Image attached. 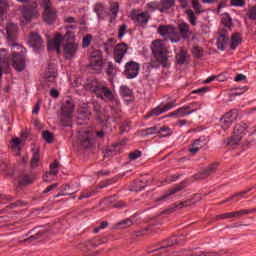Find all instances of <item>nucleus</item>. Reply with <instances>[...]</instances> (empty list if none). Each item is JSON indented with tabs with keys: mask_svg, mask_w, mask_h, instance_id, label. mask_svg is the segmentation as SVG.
Instances as JSON below:
<instances>
[{
	"mask_svg": "<svg viewBox=\"0 0 256 256\" xmlns=\"http://www.w3.org/2000/svg\"><path fill=\"white\" fill-rule=\"evenodd\" d=\"M175 9V0H160V13H168Z\"/></svg>",
	"mask_w": 256,
	"mask_h": 256,
	"instance_id": "obj_24",
	"label": "nucleus"
},
{
	"mask_svg": "<svg viewBox=\"0 0 256 256\" xmlns=\"http://www.w3.org/2000/svg\"><path fill=\"white\" fill-rule=\"evenodd\" d=\"M93 39V36L91 34H87L83 39H82V47H89L91 45V40Z\"/></svg>",
	"mask_w": 256,
	"mask_h": 256,
	"instance_id": "obj_58",
	"label": "nucleus"
},
{
	"mask_svg": "<svg viewBox=\"0 0 256 256\" xmlns=\"http://www.w3.org/2000/svg\"><path fill=\"white\" fill-rule=\"evenodd\" d=\"M192 8L194 9L195 13H202V6L201 3H199V0H192Z\"/></svg>",
	"mask_w": 256,
	"mask_h": 256,
	"instance_id": "obj_60",
	"label": "nucleus"
},
{
	"mask_svg": "<svg viewBox=\"0 0 256 256\" xmlns=\"http://www.w3.org/2000/svg\"><path fill=\"white\" fill-rule=\"evenodd\" d=\"M243 43V38L240 33H233L230 40V48L235 51L239 45Z\"/></svg>",
	"mask_w": 256,
	"mask_h": 256,
	"instance_id": "obj_27",
	"label": "nucleus"
},
{
	"mask_svg": "<svg viewBox=\"0 0 256 256\" xmlns=\"http://www.w3.org/2000/svg\"><path fill=\"white\" fill-rule=\"evenodd\" d=\"M59 174V170H57V168H50V171L49 173H46L44 176H43V180L44 181H49V177H51V175H53L54 177H56V175Z\"/></svg>",
	"mask_w": 256,
	"mask_h": 256,
	"instance_id": "obj_53",
	"label": "nucleus"
},
{
	"mask_svg": "<svg viewBox=\"0 0 256 256\" xmlns=\"http://www.w3.org/2000/svg\"><path fill=\"white\" fill-rule=\"evenodd\" d=\"M155 231V225H151L145 228H142L135 232L136 237H143V235H151Z\"/></svg>",
	"mask_w": 256,
	"mask_h": 256,
	"instance_id": "obj_33",
	"label": "nucleus"
},
{
	"mask_svg": "<svg viewBox=\"0 0 256 256\" xmlns=\"http://www.w3.org/2000/svg\"><path fill=\"white\" fill-rule=\"evenodd\" d=\"M222 23L224 27H231L233 25V20L231 19V16L226 14L222 17Z\"/></svg>",
	"mask_w": 256,
	"mask_h": 256,
	"instance_id": "obj_55",
	"label": "nucleus"
},
{
	"mask_svg": "<svg viewBox=\"0 0 256 256\" xmlns=\"http://www.w3.org/2000/svg\"><path fill=\"white\" fill-rule=\"evenodd\" d=\"M30 183H33V177L29 175H24L20 180V185H30Z\"/></svg>",
	"mask_w": 256,
	"mask_h": 256,
	"instance_id": "obj_59",
	"label": "nucleus"
},
{
	"mask_svg": "<svg viewBox=\"0 0 256 256\" xmlns=\"http://www.w3.org/2000/svg\"><path fill=\"white\" fill-rule=\"evenodd\" d=\"M153 183V180L149 178V176H143L139 179H136L130 188V191H134L136 193H139V191H143L145 187H148V185H151Z\"/></svg>",
	"mask_w": 256,
	"mask_h": 256,
	"instance_id": "obj_12",
	"label": "nucleus"
},
{
	"mask_svg": "<svg viewBox=\"0 0 256 256\" xmlns=\"http://www.w3.org/2000/svg\"><path fill=\"white\" fill-rule=\"evenodd\" d=\"M222 117L233 125L235 121H237V117H239V112L237 111V109H232L229 112L225 113Z\"/></svg>",
	"mask_w": 256,
	"mask_h": 256,
	"instance_id": "obj_29",
	"label": "nucleus"
},
{
	"mask_svg": "<svg viewBox=\"0 0 256 256\" xmlns=\"http://www.w3.org/2000/svg\"><path fill=\"white\" fill-rule=\"evenodd\" d=\"M228 43H229V38H227V36H225V34H220L216 45L220 51H225V49H227Z\"/></svg>",
	"mask_w": 256,
	"mask_h": 256,
	"instance_id": "obj_28",
	"label": "nucleus"
},
{
	"mask_svg": "<svg viewBox=\"0 0 256 256\" xmlns=\"http://www.w3.org/2000/svg\"><path fill=\"white\" fill-rule=\"evenodd\" d=\"M199 151H201V149L193 143L188 146V153H190V155H196Z\"/></svg>",
	"mask_w": 256,
	"mask_h": 256,
	"instance_id": "obj_61",
	"label": "nucleus"
},
{
	"mask_svg": "<svg viewBox=\"0 0 256 256\" xmlns=\"http://www.w3.org/2000/svg\"><path fill=\"white\" fill-rule=\"evenodd\" d=\"M188 111H195V113H197V111H199L201 109V103L199 102H192L190 104L186 105Z\"/></svg>",
	"mask_w": 256,
	"mask_h": 256,
	"instance_id": "obj_49",
	"label": "nucleus"
},
{
	"mask_svg": "<svg viewBox=\"0 0 256 256\" xmlns=\"http://www.w3.org/2000/svg\"><path fill=\"white\" fill-rule=\"evenodd\" d=\"M42 137L46 143H53V133H51L49 130L43 131Z\"/></svg>",
	"mask_w": 256,
	"mask_h": 256,
	"instance_id": "obj_50",
	"label": "nucleus"
},
{
	"mask_svg": "<svg viewBox=\"0 0 256 256\" xmlns=\"http://www.w3.org/2000/svg\"><path fill=\"white\" fill-rule=\"evenodd\" d=\"M120 94L124 97H132L133 96V91H131V89H129V87L127 86H121L120 87Z\"/></svg>",
	"mask_w": 256,
	"mask_h": 256,
	"instance_id": "obj_48",
	"label": "nucleus"
},
{
	"mask_svg": "<svg viewBox=\"0 0 256 256\" xmlns=\"http://www.w3.org/2000/svg\"><path fill=\"white\" fill-rule=\"evenodd\" d=\"M41 159V154H39V150L33 149V155L31 159V168L37 169L39 167V161Z\"/></svg>",
	"mask_w": 256,
	"mask_h": 256,
	"instance_id": "obj_35",
	"label": "nucleus"
},
{
	"mask_svg": "<svg viewBox=\"0 0 256 256\" xmlns=\"http://www.w3.org/2000/svg\"><path fill=\"white\" fill-rule=\"evenodd\" d=\"M251 213H256V208L243 209V210L236 211V212H234V218L239 219V218L243 217V215H251Z\"/></svg>",
	"mask_w": 256,
	"mask_h": 256,
	"instance_id": "obj_41",
	"label": "nucleus"
},
{
	"mask_svg": "<svg viewBox=\"0 0 256 256\" xmlns=\"http://www.w3.org/2000/svg\"><path fill=\"white\" fill-rule=\"evenodd\" d=\"M73 111H75V104H73L72 100H66L62 105V116L61 121L65 124L66 127L71 123V115H73Z\"/></svg>",
	"mask_w": 256,
	"mask_h": 256,
	"instance_id": "obj_9",
	"label": "nucleus"
},
{
	"mask_svg": "<svg viewBox=\"0 0 256 256\" xmlns=\"http://www.w3.org/2000/svg\"><path fill=\"white\" fill-rule=\"evenodd\" d=\"M44 9L43 19L47 25H53L57 21V8L53 7V4L42 6Z\"/></svg>",
	"mask_w": 256,
	"mask_h": 256,
	"instance_id": "obj_10",
	"label": "nucleus"
},
{
	"mask_svg": "<svg viewBox=\"0 0 256 256\" xmlns=\"http://www.w3.org/2000/svg\"><path fill=\"white\" fill-rule=\"evenodd\" d=\"M241 141V137L233 134L230 138L225 140V145L228 147H235L236 145H239V142Z\"/></svg>",
	"mask_w": 256,
	"mask_h": 256,
	"instance_id": "obj_36",
	"label": "nucleus"
},
{
	"mask_svg": "<svg viewBox=\"0 0 256 256\" xmlns=\"http://www.w3.org/2000/svg\"><path fill=\"white\" fill-rule=\"evenodd\" d=\"M77 49H79L77 44H75V43H67L64 46V54H65L66 59L74 58L75 54L77 53Z\"/></svg>",
	"mask_w": 256,
	"mask_h": 256,
	"instance_id": "obj_22",
	"label": "nucleus"
},
{
	"mask_svg": "<svg viewBox=\"0 0 256 256\" xmlns=\"http://www.w3.org/2000/svg\"><path fill=\"white\" fill-rule=\"evenodd\" d=\"M185 189V182L178 184L176 187L169 189L163 196L158 198V201H168L171 195H175V193H179V191H183Z\"/></svg>",
	"mask_w": 256,
	"mask_h": 256,
	"instance_id": "obj_20",
	"label": "nucleus"
},
{
	"mask_svg": "<svg viewBox=\"0 0 256 256\" xmlns=\"http://www.w3.org/2000/svg\"><path fill=\"white\" fill-rule=\"evenodd\" d=\"M208 143L209 140L205 136H202L192 142V144H194L195 147H198V149H203V147Z\"/></svg>",
	"mask_w": 256,
	"mask_h": 256,
	"instance_id": "obj_40",
	"label": "nucleus"
},
{
	"mask_svg": "<svg viewBox=\"0 0 256 256\" xmlns=\"http://www.w3.org/2000/svg\"><path fill=\"white\" fill-rule=\"evenodd\" d=\"M160 2H149L147 4V7L149 9H151L152 11H160L161 12V8H160Z\"/></svg>",
	"mask_w": 256,
	"mask_h": 256,
	"instance_id": "obj_57",
	"label": "nucleus"
},
{
	"mask_svg": "<svg viewBox=\"0 0 256 256\" xmlns=\"http://www.w3.org/2000/svg\"><path fill=\"white\" fill-rule=\"evenodd\" d=\"M217 167H219V163L215 162L210 164L208 167L204 168L200 172V179H205V177H209V175H213L215 171H217Z\"/></svg>",
	"mask_w": 256,
	"mask_h": 256,
	"instance_id": "obj_26",
	"label": "nucleus"
},
{
	"mask_svg": "<svg viewBox=\"0 0 256 256\" xmlns=\"http://www.w3.org/2000/svg\"><path fill=\"white\" fill-rule=\"evenodd\" d=\"M247 133H251V127H249V125L244 122L235 125L233 134L236 135V137L243 139V136L247 135Z\"/></svg>",
	"mask_w": 256,
	"mask_h": 256,
	"instance_id": "obj_17",
	"label": "nucleus"
},
{
	"mask_svg": "<svg viewBox=\"0 0 256 256\" xmlns=\"http://www.w3.org/2000/svg\"><path fill=\"white\" fill-rule=\"evenodd\" d=\"M233 218H235L234 212H227V213L219 214L216 216V219H222V220L233 219Z\"/></svg>",
	"mask_w": 256,
	"mask_h": 256,
	"instance_id": "obj_56",
	"label": "nucleus"
},
{
	"mask_svg": "<svg viewBox=\"0 0 256 256\" xmlns=\"http://www.w3.org/2000/svg\"><path fill=\"white\" fill-rule=\"evenodd\" d=\"M141 155H143V152H141L140 150H135V151L129 153L128 159L130 161H136V159H139V157H141Z\"/></svg>",
	"mask_w": 256,
	"mask_h": 256,
	"instance_id": "obj_51",
	"label": "nucleus"
},
{
	"mask_svg": "<svg viewBox=\"0 0 256 256\" xmlns=\"http://www.w3.org/2000/svg\"><path fill=\"white\" fill-rule=\"evenodd\" d=\"M157 31L161 37H164L165 41H171V43H179L181 41L179 32L171 25H160Z\"/></svg>",
	"mask_w": 256,
	"mask_h": 256,
	"instance_id": "obj_5",
	"label": "nucleus"
},
{
	"mask_svg": "<svg viewBox=\"0 0 256 256\" xmlns=\"http://www.w3.org/2000/svg\"><path fill=\"white\" fill-rule=\"evenodd\" d=\"M219 123L220 126L224 129V131H227V129H229V127L233 125L229 122V120L225 119L223 116L220 118Z\"/></svg>",
	"mask_w": 256,
	"mask_h": 256,
	"instance_id": "obj_54",
	"label": "nucleus"
},
{
	"mask_svg": "<svg viewBox=\"0 0 256 256\" xmlns=\"http://www.w3.org/2000/svg\"><path fill=\"white\" fill-rule=\"evenodd\" d=\"M163 108L160 106L155 107L151 111H149L145 116L144 119H150V117H159V115H163Z\"/></svg>",
	"mask_w": 256,
	"mask_h": 256,
	"instance_id": "obj_34",
	"label": "nucleus"
},
{
	"mask_svg": "<svg viewBox=\"0 0 256 256\" xmlns=\"http://www.w3.org/2000/svg\"><path fill=\"white\" fill-rule=\"evenodd\" d=\"M18 31H19V26H17V24L13 22L8 23L6 26L8 41H14L15 37H17Z\"/></svg>",
	"mask_w": 256,
	"mask_h": 256,
	"instance_id": "obj_21",
	"label": "nucleus"
},
{
	"mask_svg": "<svg viewBox=\"0 0 256 256\" xmlns=\"http://www.w3.org/2000/svg\"><path fill=\"white\" fill-rule=\"evenodd\" d=\"M111 113H112L114 119H121L122 112H121V108L119 106H117V107L112 106Z\"/></svg>",
	"mask_w": 256,
	"mask_h": 256,
	"instance_id": "obj_52",
	"label": "nucleus"
},
{
	"mask_svg": "<svg viewBox=\"0 0 256 256\" xmlns=\"http://www.w3.org/2000/svg\"><path fill=\"white\" fill-rule=\"evenodd\" d=\"M163 113H167V111H171V109H174V107H177V100H173L171 102H167L166 104H160Z\"/></svg>",
	"mask_w": 256,
	"mask_h": 256,
	"instance_id": "obj_45",
	"label": "nucleus"
},
{
	"mask_svg": "<svg viewBox=\"0 0 256 256\" xmlns=\"http://www.w3.org/2000/svg\"><path fill=\"white\" fill-rule=\"evenodd\" d=\"M93 195H97V189L90 188L89 190H85V191L81 192L78 199H79V201H81L83 199H89V197H93Z\"/></svg>",
	"mask_w": 256,
	"mask_h": 256,
	"instance_id": "obj_37",
	"label": "nucleus"
},
{
	"mask_svg": "<svg viewBox=\"0 0 256 256\" xmlns=\"http://www.w3.org/2000/svg\"><path fill=\"white\" fill-rule=\"evenodd\" d=\"M131 225H133V216L118 222L117 229H127V227H131Z\"/></svg>",
	"mask_w": 256,
	"mask_h": 256,
	"instance_id": "obj_38",
	"label": "nucleus"
},
{
	"mask_svg": "<svg viewBox=\"0 0 256 256\" xmlns=\"http://www.w3.org/2000/svg\"><path fill=\"white\" fill-rule=\"evenodd\" d=\"M141 65L135 61H129L125 64L124 75L126 79H135L139 75Z\"/></svg>",
	"mask_w": 256,
	"mask_h": 256,
	"instance_id": "obj_11",
	"label": "nucleus"
},
{
	"mask_svg": "<svg viewBox=\"0 0 256 256\" xmlns=\"http://www.w3.org/2000/svg\"><path fill=\"white\" fill-rule=\"evenodd\" d=\"M86 91H91V93H94L98 99H101V101H106L107 103H117L119 105V100L115 98V95L109 89V87L103 85V84H97V81H87L85 84Z\"/></svg>",
	"mask_w": 256,
	"mask_h": 256,
	"instance_id": "obj_1",
	"label": "nucleus"
},
{
	"mask_svg": "<svg viewBox=\"0 0 256 256\" xmlns=\"http://www.w3.org/2000/svg\"><path fill=\"white\" fill-rule=\"evenodd\" d=\"M249 191H251V188H249L246 191L236 193V194L230 196L229 198H227L226 200L220 202V205H225V203H229V201H233V199H237V197H243V195H247L249 193Z\"/></svg>",
	"mask_w": 256,
	"mask_h": 256,
	"instance_id": "obj_42",
	"label": "nucleus"
},
{
	"mask_svg": "<svg viewBox=\"0 0 256 256\" xmlns=\"http://www.w3.org/2000/svg\"><path fill=\"white\" fill-rule=\"evenodd\" d=\"M142 137H149L150 135H159V126H152L140 131Z\"/></svg>",
	"mask_w": 256,
	"mask_h": 256,
	"instance_id": "obj_30",
	"label": "nucleus"
},
{
	"mask_svg": "<svg viewBox=\"0 0 256 256\" xmlns=\"http://www.w3.org/2000/svg\"><path fill=\"white\" fill-rule=\"evenodd\" d=\"M230 5L232 7H244L245 0H230Z\"/></svg>",
	"mask_w": 256,
	"mask_h": 256,
	"instance_id": "obj_62",
	"label": "nucleus"
},
{
	"mask_svg": "<svg viewBox=\"0 0 256 256\" xmlns=\"http://www.w3.org/2000/svg\"><path fill=\"white\" fill-rule=\"evenodd\" d=\"M61 41H63V35L57 34L54 39L48 41V51H56L57 54L61 53Z\"/></svg>",
	"mask_w": 256,
	"mask_h": 256,
	"instance_id": "obj_16",
	"label": "nucleus"
},
{
	"mask_svg": "<svg viewBox=\"0 0 256 256\" xmlns=\"http://www.w3.org/2000/svg\"><path fill=\"white\" fill-rule=\"evenodd\" d=\"M176 59L179 65H184L185 61H187V51L180 50L179 53L176 55Z\"/></svg>",
	"mask_w": 256,
	"mask_h": 256,
	"instance_id": "obj_47",
	"label": "nucleus"
},
{
	"mask_svg": "<svg viewBox=\"0 0 256 256\" xmlns=\"http://www.w3.org/2000/svg\"><path fill=\"white\" fill-rule=\"evenodd\" d=\"M105 65H106V75L108 77H111L113 73H115V69H117V67L115 66V64H113V62L107 61V60L105 62Z\"/></svg>",
	"mask_w": 256,
	"mask_h": 256,
	"instance_id": "obj_44",
	"label": "nucleus"
},
{
	"mask_svg": "<svg viewBox=\"0 0 256 256\" xmlns=\"http://www.w3.org/2000/svg\"><path fill=\"white\" fill-rule=\"evenodd\" d=\"M78 141L84 149H89L95 145V133L90 130L79 131Z\"/></svg>",
	"mask_w": 256,
	"mask_h": 256,
	"instance_id": "obj_6",
	"label": "nucleus"
},
{
	"mask_svg": "<svg viewBox=\"0 0 256 256\" xmlns=\"http://www.w3.org/2000/svg\"><path fill=\"white\" fill-rule=\"evenodd\" d=\"M127 51H129V46L125 42L117 44L114 48V61L118 64L123 63V57L127 55Z\"/></svg>",
	"mask_w": 256,
	"mask_h": 256,
	"instance_id": "obj_13",
	"label": "nucleus"
},
{
	"mask_svg": "<svg viewBox=\"0 0 256 256\" xmlns=\"http://www.w3.org/2000/svg\"><path fill=\"white\" fill-rule=\"evenodd\" d=\"M152 53L155 57L156 61L163 67L164 69H168L169 65V56L167 55V48L160 40H154L152 42Z\"/></svg>",
	"mask_w": 256,
	"mask_h": 256,
	"instance_id": "obj_2",
	"label": "nucleus"
},
{
	"mask_svg": "<svg viewBox=\"0 0 256 256\" xmlns=\"http://www.w3.org/2000/svg\"><path fill=\"white\" fill-rule=\"evenodd\" d=\"M29 45L32 47L34 53H40L41 49H43V39H41V36L37 33L30 34L29 37Z\"/></svg>",
	"mask_w": 256,
	"mask_h": 256,
	"instance_id": "obj_14",
	"label": "nucleus"
},
{
	"mask_svg": "<svg viewBox=\"0 0 256 256\" xmlns=\"http://www.w3.org/2000/svg\"><path fill=\"white\" fill-rule=\"evenodd\" d=\"M178 30L182 39H189L193 35V30L189 27L187 22H181L178 24Z\"/></svg>",
	"mask_w": 256,
	"mask_h": 256,
	"instance_id": "obj_19",
	"label": "nucleus"
},
{
	"mask_svg": "<svg viewBox=\"0 0 256 256\" xmlns=\"http://www.w3.org/2000/svg\"><path fill=\"white\" fill-rule=\"evenodd\" d=\"M45 77L48 83H55V80L57 79V68H48Z\"/></svg>",
	"mask_w": 256,
	"mask_h": 256,
	"instance_id": "obj_32",
	"label": "nucleus"
},
{
	"mask_svg": "<svg viewBox=\"0 0 256 256\" xmlns=\"http://www.w3.org/2000/svg\"><path fill=\"white\" fill-rule=\"evenodd\" d=\"M193 113H195V110H189V108H187V105L180 107L178 109H176L174 112H171L168 114V117H187V115H193Z\"/></svg>",
	"mask_w": 256,
	"mask_h": 256,
	"instance_id": "obj_18",
	"label": "nucleus"
},
{
	"mask_svg": "<svg viewBox=\"0 0 256 256\" xmlns=\"http://www.w3.org/2000/svg\"><path fill=\"white\" fill-rule=\"evenodd\" d=\"M44 233L45 232L39 230L35 234H33L27 238H24L23 240H20V243H33V241H38V239H41V237H43Z\"/></svg>",
	"mask_w": 256,
	"mask_h": 256,
	"instance_id": "obj_31",
	"label": "nucleus"
},
{
	"mask_svg": "<svg viewBox=\"0 0 256 256\" xmlns=\"http://www.w3.org/2000/svg\"><path fill=\"white\" fill-rule=\"evenodd\" d=\"M21 140L20 138H13L12 139V149H21Z\"/></svg>",
	"mask_w": 256,
	"mask_h": 256,
	"instance_id": "obj_64",
	"label": "nucleus"
},
{
	"mask_svg": "<svg viewBox=\"0 0 256 256\" xmlns=\"http://www.w3.org/2000/svg\"><path fill=\"white\" fill-rule=\"evenodd\" d=\"M172 133L173 131L168 126H159L158 135H160V137H169L172 135Z\"/></svg>",
	"mask_w": 256,
	"mask_h": 256,
	"instance_id": "obj_43",
	"label": "nucleus"
},
{
	"mask_svg": "<svg viewBox=\"0 0 256 256\" xmlns=\"http://www.w3.org/2000/svg\"><path fill=\"white\" fill-rule=\"evenodd\" d=\"M185 14L187 15V19L190 25L195 27V25H197V16L195 15V12H193L191 9H188L185 11Z\"/></svg>",
	"mask_w": 256,
	"mask_h": 256,
	"instance_id": "obj_39",
	"label": "nucleus"
},
{
	"mask_svg": "<svg viewBox=\"0 0 256 256\" xmlns=\"http://www.w3.org/2000/svg\"><path fill=\"white\" fill-rule=\"evenodd\" d=\"M179 241H181V238H179L178 236H172L168 240L163 241L159 248L151 250L148 253L149 255H151V253H155V256H159V254L157 253H159L160 251V254L162 256H167V249H169V247H173V245H177Z\"/></svg>",
	"mask_w": 256,
	"mask_h": 256,
	"instance_id": "obj_7",
	"label": "nucleus"
},
{
	"mask_svg": "<svg viewBox=\"0 0 256 256\" xmlns=\"http://www.w3.org/2000/svg\"><path fill=\"white\" fill-rule=\"evenodd\" d=\"M109 12H110V19L111 21H115L119 15V10L121 9V6L119 5V2L110 1L109 2Z\"/></svg>",
	"mask_w": 256,
	"mask_h": 256,
	"instance_id": "obj_23",
	"label": "nucleus"
},
{
	"mask_svg": "<svg viewBox=\"0 0 256 256\" xmlns=\"http://www.w3.org/2000/svg\"><path fill=\"white\" fill-rule=\"evenodd\" d=\"M89 61L88 69H91L94 73H103V67H105L107 59H103V52L101 50L92 51Z\"/></svg>",
	"mask_w": 256,
	"mask_h": 256,
	"instance_id": "obj_4",
	"label": "nucleus"
},
{
	"mask_svg": "<svg viewBox=\"0 0 256 256\" xmlns=\"http://www.w3.org/2000/svg\"><path fill=\"white\" fill-rule=\"evenodd\" d=\"M12 49H15V47L18 49L20 52H12V57H13V62L12 65L14 69L18 72L24 71L25 70V53H27V49L23 47L20 44L17 43H12L10 44Z\"/></svg>",
	"mask_w": 256,
	"mask_h": 256,
	"instance_id": "obj_3",
	"label": "nucleus"
},
{
	"mask_svg": "<svg viewBox=\"0 0 256 256\" xmlns=\"http://www.w3.org/2000/svg\"><path fill=\"white\" fill-rule=\"evenodd\" d=\"M217 167H219V163L215 162L210 164L208 167L204 168L200 172V179H205V177H209V175H213L215 171H217Z\"/></svg>",
	"mask_w": 256,
	"mask_h": 256,
	"instance_id": "obj_25",
	"label": "nucleus"
},
{
	"mask_svg": "<svg viewBox=\"0 0 256 256\" xmlns=\"http://www.w3.org/2000/svg\"><path fill=\"white\" fill-rule=\"evenodd\" d=\"M3 73H9V62L7 60H0V79H2Z\"/></svg>",
	"mask_w": 256,
	"mask_h": 256,
	"instance_id": "obj_46",
	"label": "nucleus"
},
{
	"mask_svg": "<svg viewBox=\"0 0 256 256\" xmlns=\"http://www.w3.org/2000/svg\"><path fill=\"white\" fill-rule=\"evenodd\" d=\"M131 20L134 21L136 27H145L151 21V14L148 11L137 13L133 10L130 14Z\"/></svg>",
	"mask_w": 256,
	"mask_h": 256,
	"instance_id": "obj_8",
	"label": "nucleus"
},
{
	"mask_svg": "<svg viewBox=\"0 0 256 256\" xmlns=\"http://www.w3.org/2000/svg\"><path fill=\"white\" fill-rule=\"evenodd\" d=\"M21 13L26 23H31L33 19H37V17H39V11L37 10V8H33L31 6L24 7L21 10Z\"/></svg>",
	"mask_w": 256,
	"mask_h": 256,
	"instance_id": "obj_15",
	"label": "nucleus"
},
{
	"mask_svg": "<svg viewBox=\"0 0 256 256\" xmlns=\"http://www.w3.org/2000/svg\"><path fill=\"white\" fill-rule=\"evenodd\" d=\"M192 53L196 59H201V57H203V51L200 50L197 46L193 48Z\"/></svg>",
	"mask_w": 256,
	"mask_h": 256,
	"instance_id": "obj_63",
	"label": "nucleus"
}]
</instances>
